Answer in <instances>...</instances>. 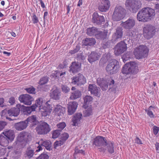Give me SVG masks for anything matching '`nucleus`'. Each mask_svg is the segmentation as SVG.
<instances>
[{"instance_id":"1","label":"nucleus","mask_w":159,"mask_h":159,"mask_svg":"<svg viewBox=\"0 0 159 159\" xmlns=\"http://www.w3.org/2000/svg\"><path fill=\"white\" fill-rule=\"evenodd\" d=\"M93 145L100 147L98 149L101 152L104 153L107 151L110 154H112L115 152L114 142L103 136H96L93 139Z\"/></svg>"},{"instance_id":"2","label":"nucleus","mask_w":159,"mask_h":159,"mask_svg":"<svg viewBox=\"0 0 159 159\" xmlns=\"http://www.w3.org/2000/svg\"><path fill=\"white\" fill-rule=\"evenodd\" d=\"M155 9L149 7H143L140 10L137 15V19L139 21L145 22L152 20L156 13L159 15V3L155 5Z\"/></svg>"},{"instance_id":"3","label":"nucleus","mask_w":159,"mask_h":159,"mask_svg":"<svg viewBox=\"0 0 159 159\" xmlns=\"http://www.w3.org/2000/svg\"><path fill=\"white\" fill-rule=\"evenodd\" d=\"M97 83L103 91L106 90L108 88V90L110 92H113L116 90V86L115 84V81L112 79L110 81H107L103 78H98L97 80Z\"/></svg>"},{"instance_id":"4","label":"nucleus","mask_w":159,"mask_h":159,"mask_svg":"<svg viewBox=\"0 0 159 159\" xmlns=\"http://www.w3.org/2000/svg\"><path fill=\"white\" fill-rule=\"evenodd\" d=\"M139 71L137 63L134 61L127 62L123 66L122 72L123 74H135Z\"/></svg>"},{"instance_id":"5","label":"nucleus","mask_w":159,"mask_h":159,"mask_svg":"<svg viewBox=\"0 0 159 159\" xmlns=\"http://www.w3.org/2000/svg\"><path fill=\"white\" fill-rule=\"evenodd\" d=\"M142 3L139 0H126L125 6L131 12L135 13L141 7Z\"/></svg>"},{"instance_id":"6","label":"nucleus","mask_w":159,"mask_h":159,"mask_svg":"<svg viewBox=\"0 0 159 159\" xmlns=\"http://www.w3.org/2000/svg\"><path fill=\"white\" fill-rule=\"evenodd\" d=\"M119 68V62L115 59H113L106 66V70L108 74L113 75L117 73Z\"/></svg>"},{"instance_id":"7","label":"nucleus","mask_w":159,"mask_h":159,"mask_svg":"<svg viewBox=\"0 0 159 159\" xmlns=\"http://www.w3.org/2000/svg\"><path fill=\"white\" fill-rule=\"evenodd\" d=\"M157 28L154 25L148 24L145 25L143 29L144 37L147 39L152 38L155 34Z\"/></svg>"},{"instance_id":"8","label":"nucleus","mask_w":159,"mask_h":159,"mask_svg":"<svg viewBox=\"0 0 159 159\" xmlns=\"http://www.w3.org/2000/svg\"><path fill=\"white\" fill-rule=\"evenodd\" d=\"M38 134L45 135L48 133L51 130L50 125L44 121L39 123L35 129Z\"/></svg>"},{"instance_id":"9","label":"nucleus","mask_w":159,"mask_h":159,"mask_svg":"<svg viewBox=\"0 0 159 159\" xmlns=\"http://www.w3.org/2000/svg\"><path fill=\"white\" fill-rule=\"evenodd\" d=\"M148 51L146 46L140 45L134 50V53L137 59H140L146 57L148 55Z\"/></svg>"},{"instance_id":"10","label":"nucleus","mask_w":159,"mask_h":159,"mask_svg":"<svg viewBox=\"0 0 159 159\" xmlns=\"http://www.w3.org/2000/svg\"><path fill=\"white\" fill-rule=\"evenodd\" d=\"M125 11L121 7H116L112 15L113 20L118 21L122 19L125 16Z\"/></svg>"},{"instance_id":"11","label":"nucleus","mask_w":159,"mask_h":159,"mask_svg":"<svg viewBox=\"0 0 159 159\" xmlns=\"http://www.w3.org/2000/svg\"><path fill=\"white\" fill-rule=\"evenodd\" d=\"M71 83L77 86H80L84 85L86 82V79L84 76L81 73H79L75 76L71 78Z\"/></svg>"},{"instance_id":"12","label":"nucleus","mask_w":159,"mask_h":159,"mask_svg":"<svg viewBox=\"0 0 159 159\" xmlns=\"http://www.w3.org/2000/svg\"><path fill=\"white\" fill-rule=\"evenodd\" d=\"M123 29L122 27H117L116 29V31L112 36L111 41L113 43H115L121 40L123 36Z\"/></svg>"},{"instance_id":"13","label":"nucleus","mask_w":159,"mask_h":159,"mask_svg":"<svg viewBox=\"0 0 159 159\" xmlns=\"http://www.w3.org/2000/svg\"><path fill=\"white\" fill-rule=\"evenodd\" d=\"M114 49L115 54L119 56L126 50V44L124 41H121L115 46Z\"/></svg>"},{"instance_id":"14","label":"nucleus","mask_w":159,"mask_h":159,"mask_svg":"<svg viewBox=\"0 0 159 159\" xmlns=\"http://www.w3.org/2000/svg\"><path fill=\"white\" fill-rule=\"evenodd\" d=\"M17 107H20V111L24 114V115H28L30 114L32 111H35V109L37 107V106L36 104H34L30 107H25L23 105L18 104Z\"/></svg>"},{"instance_id":"15","label":"nucleus","mask_w":159,"mask_h":159,"mask_svg":"<svg viewBox=\"0 0 159 159\" xmlns=\"http://www.w3.org/2000/svg\"><path fill=\"white\" fill-rule=\"evenodd\" d=\"M92 20L93 23L97 25L103 24L105 21L104 17L99 15L96 12H94L93 14Z\"/></svg>"},{"instance_id":"16","label":"nucleus","mask_w":159,"mask_h":159,"mask_svg":"<svg viewBox=\"0 0 159 159\" xmlns=\"http://www.w3.org/2000/svg\"><path fill=\"white\" fill-rule=\"evenodd\" d=\"M21 102L25 104L30 105L32 102L33 101V98L29 94H23L20 95L18 98Z\"/></svg>"},{"instance_id":"17","label":"nucleus","mask_w":159,"mask_h":159,"mask_svg":"<svg viewBox=\"0 0 159 159\" xmlns=\"http://www.w3.org/2000/svg\"><path fill=\"white\" fill-rule=\"evenodd\" d=\"M81 64L78 61H74L71 63L69 67V72L73 74L77 73L81 70Z\"/></svg>"},{"instance_id":"18","label":"nucleus","mask_w":159,"mask_h":159,"mask_svg":"<svg viewBox=\"0 0 159 159\" xmlns=\"http://www.w3.org/2000/svg\"><path fill=\"white\" fill-rule=\"evenodd\" d=\"M25 120L27 124L29 125L30 128H33L39 123L36 116L34 115L29 116Z\"/></svg>"},{"instance_id":"19","label":"nucleus","mask_w":159,"mask_h":159,"mask_svg":"<svg viewBox=\"0 0 159 159\" xmlns=\"http://www.w3.org/2000/svg\"><path fill=\"white\" fill-rule=\"evenodd\" d=\"M135 24V22L134 20L129 18L126 21H122L120 25L125 29L129 30L133 28Z\"/></svg>"},{"instance_id":"20","label":"nucleus","mask_w":159,"mask_h":159,"mask_svg":"<svg viewBox=\"0 0 159 159\" xmlns=\"http://www.w3.org/2000/svg\"><path fill=\"white\" fill-rule=\"evenodd\" d=\"M50 96L52 99L57 100L60 99L61 96V93L59 89L55 85H54L51 90Z\"/></svg>"},{"instance_id":"21","label":"nucleus","mask_w":159,"mask_h":159,"mask_svg":"<svg viewBox=\"0 0 159 159\" xmlns=\"http://www.w3.org/2000/svg\"><path fill=\"white\" fill-rule=\"evenodd\" d=\"M110 6V2L109 0H102L98 6V8L101 12H106Z\"/></svg>"},{"instance_id":"22","label":"nucleus","mask_w":159,"mask_h":159,"mask_svg":"<svg viewBox=\"0 0 159 159\" xmlns=\"http://www.w3.org/2000/svg\"><path fill=\"white\" fill-rule=\"evenodd\" d=\"M69 137V135L67 133H64L61 134V138L60 140L55 141L54 143L55 148L58 146H60L64 144L66 140Z\"/></svg>"},{"instance_id":"23","label":"nucleus","mask_w":159,"mask_h":159,"mask_svg":"<svg viewBox=\"0 0 159 159\" xmlns=\"http://www.w3.org/2000/svg\"><path fill=\"white\" fill-rule=\"evenodd\" d=\"M100 54L96 52L93 51L88 55V60L91 64L98 60L100 57Z\"/></svg>"},{"instance_id":"24","label":"nucleus","mask_w":159,"mask_h":159,"mask_svg":"<svg viewBox=\"0 0 159 159\" xmlns=\"http://www.w3.org/2000/svg\"><path fill=\"white\" fill-rule=\"evenodd\" d=\"M89 91L94 95L99 97L100 96V88L98 87L95 84H89L88 87Z\"/></svg>"},{"instance_id":"25","label":"nucleus","mask_w":159,"mask_h":159,"mask_svg":"<svg viewBox=\"0 0 159 159\" xmlns=\"http://www.w3.org/2000/svg\"><path fill=\"white\" fill-rule=\"evenodd\" d=\"M78 104L75 101L69 102L67 106V111L69 115H72L76 111Z\"/></svg>"},{"instance_id":"26","label":"nucleus","mask_w":159,"mask_h":159,"mask_svg":"<svg viewBox=\"0 0 159 159\" xmlns=\"http://www.w3.org/2000/svg\"><path fill=\"white\" fill-rule=\"evenodd\" d=\"M49 77L47 76L41 78L38 82L39 85L37 86V89L39 90H42L46 91L43 87V85L47 84L48 81Z\"/></svg>"},{"instance_id":"27","label":"nucleus","mask_w":159,"mask_h":159,"mask_svg":"<svg viewBox=\"0 0 159 159\" xmlns=\"http://www.w3.org/2000/svg\"><path fill=\"white\" fill-rule=\"evenodd\" d=\"M2 133L7 139L9 140L10 143L13 140L15 137V135L14 132L12 130H7L3 132Z\"/></svg>"},{"instance_id":"28","label":"nucleus","mask_w":159,"mask_h":159,"mask_svg":"<svg viewBox=\"0 0 159 159\" xmlns=\"http://www.w3.org/2000/svg\"><path fill=\"white\" fill-rule=\"evenodd\" d=\"M82 116V114L80 113H77L74 115L72 119V121L73 122L72 125L73 126H78V125L80 124Z\"/></svg>"},{"instance_id":"29","label":"nucleus","mask_w":159,"mask_h":159,"mask_svg":"<svg viewBox=\"0 0 159 159\" xmlns=\"http://www.w3.org/2000/svg\"><path fill=\"white\" fill-rule=\"evenodd\" d=\"M14 126L15 129L18 131H21L26 129L28 126L25 120L15 123Z\"/></svg>"},{"instance_id":"30","label":"nucleus","mask_w":159,"mask_h":159,"mask_svg":"<svg viewBox=\"0 0 159 159\" xmlns=\"http://www.w3.org/2000/svg\"><path fill=\"white\" fill-rule=\"evenodd\" d=\"M34 147V145H31L27 147L25 151V156L27 157L29 159L32 157L34 154L35 149Z\"/></svg>"},{"instance_id":"31","label":"nucleus","mask_w":159,"mask_h":159,"mask_svg":"<svg viewBox=\"0 0 159 159\" xmlns=\"http://www.w3.org/2000/svg\"><path fill=\"white\" fill-rule=\"evenodd\" d=\"M107 31L104 30L102 32L98 31L97 33L95 35V37L99 40H103L107 38Z\"/></svg>"},{"instance_id":"32","label":"nucleus","mask_w":159,"mask_h":159,"mask_svg":"<svg viewBox=\"0 0 159 159\" xmlns=\"http://www.w3.org/2000/svg\"><path fill=\"white\" fill-rule=\"evenodd\" d=\"M83 44L86 46H93L96 43V41L93 38H86L82 41Z\"/></svg>"},{"instance_id":"33","label":"nucleus","mask_w":159,"mask_h":159,"mask_svg":"<svg viewBox=\"0 0 159 159\" xmlns=\"http://www.w3.org/2000/svg\"><path fill=\"white\" fill-rule=\"evenodd\" d=\"M86 34L88 35L92 36L95 35L98 31V29L95 27L88 28L86 30Z\"/></svg>"},{"instance_id":"34","label":"nucleus","mask_w":159,"mask_h":159,"mask_svg":"<svg viewBox=\"0 0 159 159\" xmlns=\"http://www.w3.org/2000/svg\"><path fill=\"white\" fill-rule=\"evenodd\" d=\"M40 143H41L40 145H42L43 147L45 148L47 150L50 151L51 150V143L49 141H44L41 139L40 141Z\"/></svg>"},{"instance_id":"35","label":"nucleus","mask_w":159,"mask_h":159,"mask_svg":"<svg viewBox=\"0 0 159 159\" xmlns=\"http://www.w3.org/2000/svg\"><path fill=\"white\" fill-rule=\"evenodd\" d=\"M55 111L58 116H62L63 115L65 109L60 105H57L55 108Z\"/></svg>"},{"instance_id":"36","label":"nucleus","mask_w":159,"mask_h":159,"mask_svg":"<svg viewBox=\"0 0 159 159\" xmlns=\"http://www.w3.org/2000/svg\"><path fill=\"white\" fill-rule=\"evenodd\" d=\"M111 45V41L106 39L102 41L101 43V48L106 49L109 48Z\"/></svg>"},{"instance_id":"37","label":"nucleus","mask_w":159,"mask_h":159,"mask_svg":"<svg viewBox=\"0 0 159 159\" xmlns=\"http://www.w3.org/2000/svg\"><path fill=\"white\" fill-rule=\"evenodd\" d=\"M81 95V92L77 89L71 93L70 98L72 100L75 99L80 97Z\"/></svg>"},{"instance_id":"38","label":"nucleus","mask_w":159,"mask_h":159,"mask_svg":"<svg viewBox=\"0 0 159 159\" xmlns=\"http://www.w3.org/2000/svg\"><path fill=\"white\" fill-rule=\"evenodd\" d=\"M71 60L69 58L65 59L62 62V64H60L59 66V67L60 69H63L66 68L68 67V66L71 62Z\"/></svg>"},{"instance_id":"39","label":"nucleus","mask_w":159,"mask_h":159,"mask_svg":"<svg viewBox=\"0 0 159 159\" xmlns=\"http://www.w3.org/2000/svg\"><path fill=\"white\" fill-rule=\"evenodd\" d=\"M155 109V107L151 106L148 109H146L145 110V111L147 112V115L151 118H155L156 117V116L154 115L152 111V110H153Z\"/></svg>"},{"instance_id":"40","label":"nucleus","mask_w":159,"mask_h":159,"mask_svg":"<svg viewBox=\"0 0 159 159\" xmlns=\"http://www.w3.org/2000/svg\"><path fill=\"white\" fill-rule=\"evenodd\" d=\"M10 143V142L5 136L0 135V145L2 146L7 145Z\"/></svg>"},{"instance_id":"41","label":"nucleus","mask_w":159,"mask_h":159,"mask_svg":"<svg viewBox=\"0 0 159 159\" xmlns=\"http://www.w3.org/2000/svg\"><path fill=\"white\" fill-rule=\"evenodd\" d=\"M2 116L5 117L7 116H12L11 109H5L2 110Z\"/></svg>"},{"instance_id":"42","label":"nucleus","mask_w":159,"mask_h":159,"mask_svg":"<svg viewBox=\"0 0 159 159\" xmlns=\"http://www.w3.org/2000/svg\"><path fill=\"white\" fill-rule=\"evenodd\" d=\"M17 108L14 107L11 108V112L12 114V116H17L20 114V107H17Z\"/></svg>"},{"instance_id":"43","label":"nucleus","mask_w":159,"mask_h":159,"mask_svg":"<svg viewBox=\"0 0 159 159\" xmlns=\"http://www.w3.org/2000/svg\"><path fill=\"white\" fill-rule=\"evenodd\" d=\"M25 90H26L28 93L30 94H35L36 93L35 89L32 86L25 88Z\"/></svg>"},{"instance_id":"44","label":"nucleus","mask_w":159,"mask_h":159,"mask_svg":"<svg viewBox=\"0 0 159 159\" xmlns=\"http://www.w3.org/2000/svg\"><path fill=\"white\" fill-rule=\"evenodd\" d=\"M76 59L78 61H84L85 60V57L83 55V53H79L77 55Z\"/></svg>"},{"instance_id":"45","label":"nucleus","mask_w":159,"mask_h":159,"mask_svg":"<svg viewBox=\"0 0 159 159\" xmlns=\"http://www.w3.org/2000/svg\"><path fill=\"white\" fill-rule=\"evenodd\" d=\"M93 98L90 96L87 95L84 98V103L89 104L93 100Z\"/></svg>"},{"instance_id":"46","label":"nucleus","mask_w":159,"mask_h":159,"mask_svg":"<svg viewBox=\"0 0 159 159\" xmlns=\"http://www.w3.org/2000/svg\"><path fill=\"white\" fill-rule=\"evenodd\" d=\"M49 156L45 152H43L40 154L36 159H48Z\"/></svg>"},{"instance_id":"47","label":"nucleus","mask_w":159,"mask_h":159,"mask_svg":"<svg viewBox=\"0 0 159 159\" xmlns=\"http://www.w3.org/2000/svg\"><path fill=\"white\" fill-rule=\"evenodd\" d=\"M27 143L26 142L21 141H18V148L20 149H22L25 147Z\"/></svg>"},{"instance_id":"48","label":"nucleus","mask_w":159,"mask_h":159,"mask_svg":"<svg viewBox=\"0 0 159 159\" xmlns=\"http://www.w3.org/2000/svg\"><path fill=\"white\" fill-rule=\"evenodd\" d=\"M92 110L91 108L89 107L84 111V115L85 116H89L92 114Z\"/></svg>"},{"instance_id":"49","label":"nucleus","mask_w":159,"mask_h":159,"mask_svg":"<svg viewBox=\"0 0 159 159\" xmlns=\"http://www.w3.org/2000/svg\"><path fill=\"white\" fill-rule=\"evenodd\" d=\"M61 131L59 129H57L54 130L52 134V138L53 139H56L57 138L60 134Z\"/></svg>"},{"instance_id":"50","label":"nucleus","mask_w":159,"mask_h":159,"mask_svg":"<svg viewBox=\"0 0 159 159\" xmlns=\"http://www.w3.org/2000/svg\"><path fill=\"white\" fill-rule=\"evenodd\" d=\"M80 153L83 155H85V151L83 149L80 150L77 147H76L75 149V152L74 153V156Z\"/></svg>"},{"instance_id":"51","label":"nucleus","mask_w":159,"mask_h":159,"mask_svg":"<svg viewBox=\"0 0 159 159\" xmlns=\"http://www.w3.org/2000/svg\"><path fill=\"white\" fill-rule=\"evenodd\" d=\"M27 136V135L25 134V132H22L20 133L18 137V141H23L24 137Z\"/></svg>"},{"instance_id":"52","label":"nucleus","mask_w":159,"mask_h":159,"mask_svg":"<svg viewBox=\"0 0 159 159\" xmlns=\"http://www.w3.org/2000/svg\"><path fill=\"white\" fill-rule=\"evenodd\" d=\"M61 89L62 91L65 93H68L70 90V89L65 85H62L61 86Z\"/></svg>"},{"instance_id":"53","label":"nucleus","mask_w":159,"mask_h":159,"mask_svg":"<svg viewBox=\"0 0 159 159\" xmlns=\"http://www.w3.org/2000/svg\"><path fill=\"white\" fill-rule=\"evenodd\" d=\"M66 123L64 122L60 123L57 125V126L59 130L61 131L66 126Z\"/></svg>"},{"instance_id":"54","label":"nucleus","mask_w":159,"mask_h":159,"mask_svg":"<svg viewBox=\"0 0 159 159\" xmlns=\"http://www.w3.org/2000/svg\"><path fill=\"white\" fill-rule=\"evenodd\" d=\"M27 135V136H25L24 137L23 141L26 142V143H28L30 140L29 139H31V136L29 132H25V134Z\"/></svg>"},{"instance_id":"55","label":"nucleus","mask_w":159,"mask_h":159,"mask_svg":"<svg viewBox=\"0 0 159 159\" xmlns=\"http://www.w3.org/2000/svg\"><path fill=\"white\" fill-rule=\"evenodd\" d=\"M32 18V23L33 24H37L39 22L38 17L36 16L35 13H33L31 16Z\"/></svg>"},{"instance_id":"56","label":"nucleus","mask_w":159,"mask_h":159,"mask_svg":"<svg viewBox=\"0 0 159 159\" xmlns=\"http://www.w3.org/2000/svg\"><path fill=\"white\" fill-rule=\"evenodd\" d=\"M131 58L130 56L128 53L124 54L122 57V59L123 62L125 63L127 60H128Z\"/></svg>"},{"instance_id":"57","label":"nucleus","mask_w":159,"mask_h":159,"mask_svg":"<svg viewBox=\"0 0 159 159\" xmlns=\"http://www.w3.org/2000/svg\"><path fill=\"white\" fill-rule=\"evenodd\" d=\"M42 99L40 98H38L36 101V102L35 104L37 106V107H41L42 106L43 103L42 101Z\"/></svg>"},{"instance_id":"58","label":"nucleus","mask_w":159,"mask_h":159,"mask_svg":"<svg viewBox=\"0 0 159 159\" xmlns=\"http://www.w3.org/2000/svg\"><path fill=\"white\" fill-rule=\"evenodd\" d=\"M127 35L129 37V38L131 39H133L135 35V32L133 30L129 31Z\"/></svg>"},{"instance_id":"59","label":"nucleus","mask_w":159,"mask_h":159,"mask_svg":"<svg viewBox=\"0 0 159 159\" xmlns=\"http://www.w3.org/2000/svg\"><path fill=\"white\" fill-rule=\"evenodd\" d=\"M50 112L48 110H44L42 111V115L43 116L46 117L48 115H49L50 114Z\"/></svg>"},{"instance_id":"60","label":"nucleus","mask_w":159,"mask_h":159,"mask_svg":"<svg viewBox=\"0 0 159 159\" xmlns=\"http://www.w3.org/2000/svg\"><path fill=\"white\" fill-rule=\"evenodd\" d=\"M7 125L6 122L4 121H0V131L2 130Z\"/></svg>"},{"instance_id":"61","label":"nucleus","mask_w":159,"mask_h":159,"mask_svg":"<svg viewBox=\"0 0 159 159\" xmlns=\"http://www.w3.org/2000/svg\"><path fill=\"white\" fill-rule=\"evenodd\" d=\"M159 131V127L154 125L153 127V133L154 134L156 135Z\"/></svg>"},{"instance_id":"62","label":"nucleus","mask_w":159,"mask_h":159,"mask_svg":"<svg viewBox=\"0 0 159 159\" xmlns=\"http://www.w3.org/2000/svg\"><path fill=\"white\" fill-rule=\"evenodd\" d=\"M36 144H38L39 145L37 147L38 149L35 151V152H38L43 149V148L42 147L43 146L42 145H40L41 143H40V141L38 143H37Z\"/></svg>"},{"instance_id":"63","label":"nucleus","mask_w":159,"mask_h":159,"mask_svg":"<svg viewBox=\"0 0 159 159\" xmlns=\"http://www.w3.org/2000/svg\"><path fill=\"white\" fill-rule=\"evenodd\" d=\"M15 98L13 97H11L9 98L8 102L11 105H13L15 102Z\"/></svg>"},{"instance_id":"64","label":"nucleus","mask_w":159,"mask_h":159,"mask_svg":"<svg viewBox=\"0 0 159 159\" xmlns=\"http://www.w3.org/2000/svg\"><path fill=\"white\" fill-rule=\"evenodd\" d=\"M135 143L138 144H143L142 141L138 137H136L135 139Z\"/></svg>"}]
</instances>
